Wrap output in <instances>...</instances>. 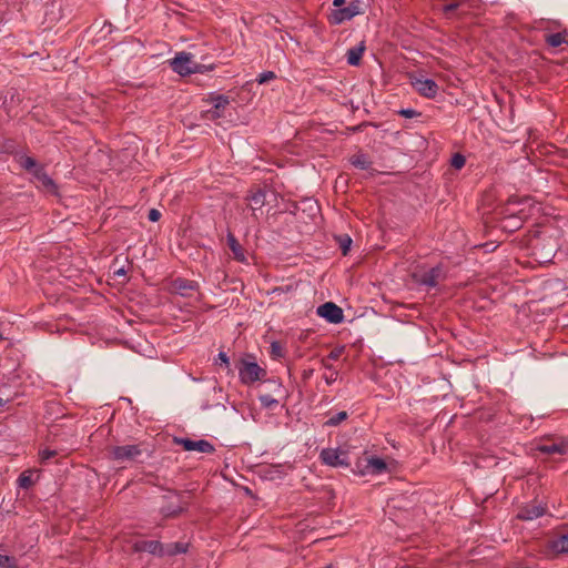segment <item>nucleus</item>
Masks as SVG:
<instances>
[{"label": "nucleus", "instance_id": "obj_1", "mask_svg": "<svg viewBox=\"0 0 568 568\" xmlns=\"http://www.w3.org/2000/svg\"><path fill=\"white\" fill-rule=\"evenodd\" d=\"M530 205L529 199H524L519 202L509 201L506 207L507 215L501 221V227L508 232H514L521 227L523 222L528 217L526 206Z\"/></svg>", "mask_w": 568, "mask_h": 568}, {"label": "nucleus", "instance_id": "obj_2", "mask_svg": "<svg viewBox=\"0 0 568 568\" xmlns=\"http://www.w3.org/2000/svg\"><path fill=\"white\" fill-rule=\"evenodd\" d=\"M170 67L178 74L185 77L201 71V65L193 60V55L186 52H179L170 60Z\"/></svg>", "mask_w": 568, "mask_h": 568}, {"label": "nucleus", "instance_id": "obj_3", "mask_svg": "<svg viewBox=\"0 0 568 568\" xmlns=\"http://www.w3.org/2000/svg\"><path fill=\"white\" fill-rule=\"evenodd\" d=\"M240 381L250 385L265 377L266 371L262 368L256 362L242 359L237 367Z\"/></svg>", "mask_w": 568, "mask_h": 568}, {"label": "nucleus", "instance_id": "obj_4", "mask_svg": "<svg viewBox=\"0 0 568 568\" xmlns=\"http://www.w3.org/2000/svg\"><path fill=\"white\" fill-rule=\"evenodd\" d=\"M413 278L416 284L432 288L443 282L446 278V274L440 266H435L428 271L414 272Z\"/></svg>", "mask_w": 568, "mask_h": 568}, {"label": "nucleus", "instance_id": "obj_5", "mask_svg": "<svg viewBox=\"0 0 568 568\" xmlns=\"http://www.w3.org/2000/svg\"><path fill=\"white\" fill-rule=\"evenodd\" d=\"M320 458L324 465L331 467H348V454L338 448H324L320 454Z\"/></svg>", "mask_w": 568, "mask_h": 568}, {"label": "nucleus", "instance_id": "obj_6", "mask_svg": "<svg viewBox=\"0 0 568 568\" xmlns=\"http://www.w3.org/2000/svg\"><path fill=\"white\" fill-rule=\"evenodd\" d=\"M212 108L206 110L203 114L204 119L214 121L224 115V109L229 105L230 100L226 95L216 94L210 98Z\"/></svg>", "mask_w": 568, "mask_h": 568}, {"label": "nucleus", "instance_id": "obj_7", "mask_svg": "<svg viewBox=\"0 0 568 568\" xmlns=\"http://www.w3.org/2000/svg\"><path fill=\"white\" fill-rule=\"evenodd\" d=\"M141 454L139 445L115 446L111 449L112 457L118 462H134Z\"/></svg>", "mask_w": 568, "mask_h": 568}, {"label": "nucleus", "instance_id": "obj_8", "mask_svg": "<svg viewBox=\"0 0 568 568\" xmlns=\"http://www.w3.org/2000/svg\"><path fill=\"white\" fill-rule=\"evenodd\" d=\"M317 315L332 324L343 322V310L333 302H326L317 307Z\"/></svg>", "mask_w": 568, "mask_h": 568}, {"label": "nucleus", "instance_id": "obj_9", "mask_svg": "<svg viewBox=\"0 0 568 568\" xmlns=\"http://www.w3.org/2000/svg\"><path fill=\"white\" fill-rule=\"evenodd\" d=\"M174 442L186 452L211 454L215 450L214 446L205 439L191 440L189 438H174Z\"/></svg>", "mask_w": 568, "mask_h": 568}, {"label": "nucleus", "instance_id": "obj_10", "mask_svg": "<svg viewBox=\"0 0 568 568\" xmlns=\"http://www.w3.org/2000/svg\"><path fill=\"white\" fill-rule=\"evenodd\" d=\"M412 83L415 90L425 98H434L438 92V85L432 79L415 78Z\"/></svg>", "mask_w": 568, "mask_h": 568}, {"label": "nucleus", "instance_id": "obj_11", "mask_svg": "<svg viewBox=\"0 0 568 568\" xmlns=\"http://www.w3.org/2000/svg\"><path fill=\"white\" fill-rule=\"evenodd\" d=\"M197 288L199 284L195 281L179 277L172 282V290L182 296H191Z\"/></svg>", "mask_w": 568, "mask_h": 568}, {"label": "nucleus", "instance_id": "obj_12", "mask_svg": "<svg viewBox=\"0 0 568 568\" xmlns=\"http://www.w3.org/2000/svg\"><path fill=\"white\" fill-rule=\"evenodd\" d=\"M37 186L50 194H57V185L54 181L44 172L43 169H37L34 176Z\"/></svg>", "mask_w": 568, "mask_h": 568}, {"label": "nucleus", "instance_id": "obj_13", "mask_svg": "<svg viewBox=\"0 0 568 568\" xmlns=\"http://www.w3.org/2000/svg\"><path fill=\"white\" fill-rule=\"evenodd\" d=\"M387 470L384 459L373 456L366 459V464L362 470L364 475H379Z\"/></svg>", "mask_w": 568, "mask_h": 568}, {"label": "nucleus", "instance_id": "obj_14", "mask_svg": "<svg viewBox=\"0 0 568 568\" xmlns=\"http://www.w3.org/2000/svg\"><path fill=\"white\" fill-rule=\"evenodd\" d=\"M359 14V8L355 3H351L348 7L338 9L334 14L333 19L335 23H342L343 21L351 20L353 17Z\"/></svg>", "mask_w": 568, "mask_h": 568}, {"label": "nucleus", "instance_id": "obj_15", "mask_svg": "<svg viewBox=\"0 0 568 568\" xmlns=\"http://www.w3.org/2000/svg\"><path fill=\"white\" fill-rule=\"evenodd\" d=\"M537 450L546 455H564L568 450L565 443H544L537 446Z\"/></svg>", "mask_w": 568, "mask_h": 568}, {"label": "nucleus", "instance_id": "obj_16", "mask_svg": "<svg viewBox=\"0 0 568 568\" xmlns=\"http://www.w3.org/2000/svg\"><path fill=\"white\" fill-rule=\"evenodd\" d=\"M226 240H227L229 247L233 253L234 258L241 263H246L245 252H244L243 247L241 246V244L235 239V236L232 233H229L226 236Z\"/></svg>", "mask_w": 568, "mask_h": 568}, {"label": "nucleus", "instance_id": "obj_17", "mask_svg": "<svg viewBox=\"0 0 568 568\" xmlns=\"http://www.w3.org/2000/svg\"><path fill=\"white\" fill-rule=\"evenodd\" d=\"M138 550L148 551L154 555H165V546H163L160 541L156 540H146L141 541L136 545Z\"/></svg>", "mask_w": 568, "mask_h": 568}, {"label": "nucleus", "instance_id": "obj_18", "mask_svg": "<svg viewBox=\"0 0 568 568\" xmlns=\"http://www.w3.org/2000/svg\"><path fill=\"white\" fill-rule=\"evenodd\" d=\"M365 51V43L361 42L357 45L347 50L346 58L347 63L349 65H358L362 59V55Z\"/></svg>", "mask_w": 568, "mask_h": 568}, {"label": "nucleus", "instance_id": "obj_19", "mask_svg": "<svg viewBox=\"0 0 568 568\" xmlns=\"http://www.w3.org/2000/svg\"><path fill=\"white\" fill-rule=\"evenodd\" d=\"M545 509L541 506H528L523 508L519 514L518 518L523 520H532L536 518H539L544 515Z\"/></svg>", "mask_w": 568, "mask_h": 568}, {"label": "nucleus", "instance_id": "obj_20", "mask_svg": "<svg viewBox=\"0 0 568 568\" xmlns=\"http://www.w3.org/2000/svg\"><path fill=\"white\" fill-rule=\"evenodd\" d=\"M546 43L552 48H558L562 44L568 45V32H557L546 36Z\"/></svg>", "mask_w": 568, "mask_h": 568}, {"label": "nucleus", "instance_id": "obj_21", "mask_svg": "<svg viewBox=\"0 0 568 568\" xmlns=\"http://www.w3.org/2000/svg\"><path fill=\"white\" fill-rule=\"evenodd\" d=\"M550 548L557 554L568 552V532L554 539L550 544Z\"/></svg>", "mask_w": 568, "mask_h": 568}, {"label": "nucleus", "instance_id": "obj_22", "mask_svg": "<svg viewBox=\"0 0 568 568\" xmlns=\"http://www.w3.org/2000/svg\"><path fill=\"white\" fill-rule=\"evenodd\" d=\"M248 201H250V207L253 210V211H256L258 209H261L264 203H265V193L263 191H256L255 193H253L250 197H248Z\"/></svg>", "mask_w": 568, "mask_h": 568}, {"label": "nucleus", "instance_id": "obj_23", "mask_svg": "<svg viewBox=\"0 0 568 568\" xmlns=\"http://www.w3.org/2000/svg\"><path fill=\"white\" fill-rule=\"evenodd\" d=\"M351 163L354 166H356L358 169H362V170H367L369 168V165H371V161L363 153H358V154H355L354 156H352Z\"/></svg>", "mask_w": 568, "mask_h": 568}, {"label": "nucleus", "instance_id": "obj_24", "mask_svg": "<svg viewBox=\"0 0 568 568\" xmlns=\"http://www.w3.org/2000/svg\"><path fill=\"white\" fill-rule=\"evenodd\" d=\"M187 550V544L174 542L165 546V555L184 554Z\"/></svg>", "mask_w": 568, "mask_h": 568}, {"label": "nucleus", "instance_id": "obj_25", "mask_svg": "<svg viewBox=\"0 0 568 568\" xmlns=\"http://www.w3.org/2000/svg\"><path fill=\"white\" fill-rule=\"evenodd\" d=\"M258 400L264 408L272 409L278 405V399L272 397L268 394H262L258 396Z\"/></svg>", "mask_w": 568, "mask_h": 568}, {"label": "nucleus", "instance_id": "obj_26", "mask_svg": "<svg viewBox=\"0 0 568 568\" xmlns=\"http://www.w3.org/2000/svg\"><path fill=\"white\" fill-rule=\"evenodd\" d=\"M18 485L24 489L31 487L33 485L32 473L30 470L23 471L18 478Z\"/></svg>", "mask_w": 568, "mask_h": 568}, {"label": "nucleus", "instance_id": "obj_27", "mask_svg": "<svg viewBox=\"0 0 568 568\" xmlns=\"http://www.w3.org/2000/svg\"><path fill=\"white\" fill-rule=\"evenodd\" d=\"M21 166L31 172L32 175L34 176V171L37 169H42L41 166H39L37 164V162L34 161V159L30 158V156H24V158H21V162H20Z\"/></svg>", "mask_w": 568, "mask_h": 568}, {"label": "nucleus", "instance_id": "obj_28", "mask_svg": "<svg viewBox=\"0 0 568 568\" xmlns=\"http://www.w3.org/2000/svg\"><path fill=\"white\" fill-rule=\"evenodd\" d=\"M347 413L346 412H338L337 414L331 416L326 422H325V425L326 426H331V427H334V426H337L339 425L342 422H344L346 418H347Z\"/></svg>", "mask_w": 568, "mask_h": 568}, {"label": "nucleus", "instance_id": "obj_29", "mask_svg": "<svg viewBox=\"0 0 568 568\" xmlns=\"http://www.w3.org/2000/svg\"><path fill=\"white\" fill-rule=\"evenodd\" d=\"M324 366L328 371L327 373L324 374V379L327 385H331L337 379L338 373H337V371H335L332 366L327 365L326 363H324Z\"/></svg>", "mask_w": 568, "mask_h": 568}, {"label": "nucleus", "instance_id": "obj_30", "mask_svg": "<svg viewBox=\"0 0 568 568\" xmlns=\"http://www.w3.org/2000/svg\"><path fill=\"white\" fill-rule=\"evenodd\" d=\"M16 560L13 557L0 554V568H16Z\"/></svg>", "mask_w": 568, "mask_h": 568}, {"label": "nucleus", "instance_id": "obj_31", "mask_svg": "<svg viewBox=\"0 0 568 568\" xmlns=\"http://www.w3.org/2000/svg\"><path fill=\"white\" fill-rule=\"evenodd\" d=\"M276 78L275 73L273 71H265V72H262L256 81L260 83V84H264L266 82H270L272 80H274Z\"/></svg>", "mask_w": 568, "mask_h": 568}, {"label": "nucleus", "instance_id": "obj_32", "mask_svg": "<svg viewBox=\"0 0 568 568\" xmlns=\"http://www.w3.org/2000/svg\"><path fill=\"white\" fill-rule=\"evenodd\" d=\"M352 244V239L349 236L339 237V246L343 252V255H346L349 251Z\"/></svg>", "mask_w": 568, "mask_h": 568}, {"label": "nucleus", "instance_id": "obj_33", "mask_svg": "<svg viewBox=\"0 0 568 568\" xmlns=\"http://www.w3.org/2000/svg\"><path fill=\"white\" fill-rule=\"evenodd\" d=\"M465 162H466V160L462 154H455L452 158V165L455 169H462L465 165Z\"/></svg>", "mask_w": 568, "mask_h": 568}, {"label": "nucleus", "instance_id": "obj_34", "mask_svg": "<svg viewBox=\"0 0 568 568\" xmlns=\"http://www.w3.org/2000/svg\"><path fill=\"white\" fill-rule=\"evenodd\" d=\"M53 456H55V450L43 449L40 452V458L42 462L49 460Z\"/></svg>", "mask_w": 568, "mask_h": 568}, {"label": "nucleus", "instance_id": "obj_35", "mask_svg": "<svg viewBox=\"0 0 568 568\" xmlns=\"http://www.w3.org/2000/svg\"><path fill=\"white\" fill-rule=\"evenodd\" d=\"M399 114H402L405 118L412 119L416 116L418 113L414 109H403L399 111Z\"/></svg>", "mask_w": 568, "mask_h": 568}, {"label": "nucleus", "instance_id": "obj_36", "mask_svg": "<svg viewBox=\"0 0 568 568\" xmlns=\"http://www.w3.org/2000/svg\"><path fill=\"white\" fill-rule=\"evenodd\" d=\"M148 217H149V220H150L151 222H156V221H159V220H160V217H161V213H160L158 210L152 209V210H150V211H149V215H148Z\"/></svg>", "mask_w": 568, "mask_h": 568}, {"label": "nucleus", "instance_id": "obj_37", "mask_svg": "<svg viewBox=\"0 0 568 568\" xmlns=\"http://www.w3.org/2000/svg\"><path fill=\"white\" fill-rule=\"evenodd\" d=\"M217 359L224 364L226 367H230V358L224 352H220L217 355Z\"/></svg>", "mask_w": 568, "mask_h": 568}, {"label": "nucleus", "instance_id": "obj_38", "mask_svg": "<svg viewBox=\"0 0 568 568\" xmlns=\"http://www.w3.org/2000/svg\"><path fill=\"white\" fill-rule=\"evenodd\" d=\"M272 354L275 356H282V347L277 343H272L271 345Z\"/></svg>", "mask_w": 568, "mask_h": 568}, {"label": "nucleus", "instance_id": "obj_39", "mask_svg": "<svg viewBox=\"0 0 568 568\" xmlns=\"http://www.w3.org/2000/svg\"><path fill=\"white\" fill-rule=\"evenodd\" d=\"M457 7H458V3H449V4L445 6L444 10H445V12L448 13V12L456 10Z\"/></svg>", "mask_w": 568, "mask_h": 568}, {"label": "nucleus", "instance_id": "obj_40", "mask_svg": "<svg viewBox=\"0 0 568 568\" xmlns=\"http://www.w3.org/2000/svg\"><path fill=\"white\" fill-rule=\"evenodd\" d=\"M341 352L339 351H332L328 355V358L332 361H336L339 357Z\"/></svg>", "mask_w": 568, "mask_h": 568}, {"label": "nucleus", "instance_id": "obj_41", "mask_svg": "<svg viewBox=\"0 0 568 568\" xmlns=\"http://www.w3.org/2000/svg\"><path fill=\"white\" fill-rule=\"evenodd\" d=\"M268 383L274 385L275 390H277V392H281V390H282V385H281V383H277L276 381H268Z\"/></svg>", "mask_w": 568, "mask_h": 568}, {"label": "nucleus", "instance_id": "obj_42", "mask_svg": "<svg viewBox=\"0 0 568 568\" xmlns=\"http://www.w3.org/2000/svg\"><path fill=\"white\" fill-rule=\"evenodd\" d=\"M554 252V247H551L546 254L541 255V257L544 258V261H548V256Z\"/></svg>", "mask_w": 568, "mask_h": 568}, {"label": "nucleus", "instance_id": "obj_43", "mask_svg": "<svg viewBox=\"0 0 568 568\" xmlns=\"http://www.w3.org/2000/svg\"><path fill=\"white\" fill-rule=\"evenodd\" d=\"M344 3H345V0H334V1H333V4H334L335 7H341V6H343Z\"/></svg>", "mask_w": 568, "mask_h": 568}, {"label": "nucleus", "instance_id": "obj_44", "mask_svg": "<svg viewBox=\"0 0 568 568\" xmlns=\"http://www.w3.org/2000/svg\"><path fill=\"white\" fill-rule=\"evenodd\" d=\"M6 405V400L3 398L0 397V407L4 406Z\"/></svg>", "mask_w": 568, "mask_h": 568}, {"label": "nucleus", "instance_id": "obj_45", "mask_svg": "<svg viewBox=\"0 0 568 568\" xmlns=\"http://www.w3.org/2000/svg\"><path fill=\"white\" fill-rule=\"evenodd\" d=\"M115 273L119 274V275H123L124 271H123V268H121V270L116 271Z\"/></svg>", "mask_w": 568, "mask_h": 568}]
</instances>
